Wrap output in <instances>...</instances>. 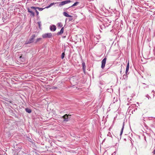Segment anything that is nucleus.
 <instances>
[{
	"label": "nucleus",
	"mask_w": 155,
	"mask_h": 155,
	"mask_svg": "<svg viewBox=\"0 0 155 155\" xmlns=\"http://www.w3.org/2000/svg\"><path fill=\"white\" fill-rule=\"evenodd\" d=\"M50 29L51 31H54L56 29V27L54 25H53L50 26Z\"/></svg>",
	"instance_id": "obj_9"
},
{
	"label": "nucleus",
	"mask_w": 155,
	"mask_h": 155,
	"mask_svg": "<svg viewBox=\"0 0 155 155\" xmlns=\"http://www.w3.org/2000/svg\"><path fill=\"white\" fill-rule=\"evenodd\" d=\"M71 18H69V21H72V20H73V19L71 18L72 17H71Z\"/></svg>",
	"instance_id": "obj_27"
},
{
	"label": "nucleus",
	"mask_w": 155,
	"mask_h": 155,
	"mask_svg": "<svg viewBox=\"0 0 155 155\" xmlns=\"http://www.w3.org/2000/svg\"><path fill=\"white\" fill-rule=\"evenodd\" d=\"M19 59H22L21 60V61H24V59L22 57V56H20V57H19Z\"/></svg>",
	"instance_id": "obj_23"
},
{
	"label": "nucleus",
	"mask_w": 155,
	"mask_h": 155,
	"mask_svg": "<svg viewBox=\"0 0 155 155\" xmlns=\"http://www.w3.org/2000/svg\"><path fill=\"white\" fill-rule=\"evenodd\" d=\"M115 152H114L111 155H115Z\"/></svg>",
	"instance_id": "obj_28"
},
{
	"label": "nucleus",
	"mask_w": 155,
	"mask_h": 155,
	"mask_svg": "<svg viewBox=\"0 0 155 155\" xmlns=\"http://www.w3.org/2000/svg\"><path fill=\"white\" fill-rule=\"evenodd\" d=\"M82 65L83 69L84 70V71L85 70L86 68L85 63L84 62L82 64Z\"/></svg>",
	"instance_id": "obj_18"
},
{
	"label": "nucleus",
	"mask_w": 155,
	"mask_h": 155,
	"mask_svg": "<svg viewBox=\"0 0 155 155\" xmlns=\"http://www.w3.org/2000/svg\"><path fill=\"white\" fill-rule=\"evenodd\" d=\"M25 111L28 113H30L31 112V109L28 108H26L25 109Z\"/></svg>",
	"instance_id": "obj_15"
},
{
	"label": "nucleus",
	"mask_w": 155,
	"mask_h": 155,
	"mask_svg": "<svg viewBox=\"0 0 155 155\" xmlns=\"http://www.w3.org/2000/svg\"><path fill=\"white\" fill-rule=\"evenodd\" d=\"M137 151L136 149H135L134 151H131V155H137Z\"/></svg>",
	"instance_id": "obj_13"
},
{
	"label": "nucleus",
	"mask_w": 155,
	"mask_h": 155,
	"mask_svg": "<svg viewBox=\"0 0 155 155\" xmlns=\"http://www.w3.org/2000/svg\"><path fill=\"white\" fill-rule=\"evenodd\" d=\"M58 27H59L60 28L62 27L63 25L61 22H58L57 25Z\"/></svg>",
	"instance_id": "obj_17"
},
{
	"label": "nucleus",
	"mask_w": 155,
	"mask_h": 155,
	"mask_svg": "<svg viewBox=\"0 0 155 155\" xmlns=\"http://www.w3.org/2000/svg\"><path fill=\"white\" fill-rule=\"evenodd\" d=\"M35 37V34L33 35L32 36H31L30 38L28 40H27L26 41L25 43V44L27 45L32 43L34 42Z\"/></svg>",
	"instance_id": "obj_1"
},
{
	"label": "nucleus",
	"mask_w": 155,
	"mask_h": 155,
	"mask_svg": "<svg viewBox=\"0 0 155 155\" xmlns=\"http://www.w3.org/2000/svg\"><path fill=\"white\" fill-rule=\"evenodd\" d=\"M129 61H128L127 64V65L126 71H125V73L127 74H129V73H128V71H129Z\"/></svg>",
	"instance_id": "obj_10"
},
{
	"label": "nucleus",
	"mask_w": 155,
	"mask_h": 155,
	"mask_svg": "<svg viewBox=\"0 0 155 155\" xmlns=\"http://www.w3.org/2000/svg\"><path fill=\"white\" fill-rule=\"evenodd\" d=\"M63 15L65 17H72V16L68 15L67 12H64L63 13Z\"/></svg>",
	"instance_id": "obj_14"
},
{
	"label": "nucleus",
	"mask_w": 155,
	"mask_h": 155,
	"mask_svg": "<svg viewBox=\"0 0 155 155\" xmlns=\"http://www.w3.org/2000/svg\"><path fill=\"white\" fill-rule=\"evenodd\" d=\"M120 73L121 74V71H120Z\"/></svg>",
	"instance_id": "obj_30"
},
{
	"label": "nucleus",
	"mask_w": 155,
	"mask_h": 155,
	"mask_svg": "<svg viewBox=\"0 0 155 155\" xmlns=\"http://www.w3.org/2000/svg\"><path fill=\"white\" fill-rule=\"evenodd\" d=\"M124 140H125V141H126V139L125 138L124 139Z\"/></svg>",
	"instance_id": "obj_29"
},
{
	"label": "nucleus",
	"mask_w": 155,
	"mask_h": 155,
	"mask_svg": "<svg viewBox=\"0 0 155 155\" xmlns=\"http://www.w3.org/2000/svg\"><path fill=\"white\" fill-rule=\"evenodd\" d=\"M79 3V2H75L71 6L69 7L68 8H64V10H67L69 8H71V7H72L74 6H77Z\"/></svg>",
	"instance_id": "obj_8"
},
{
	"label": "nucleus",
	"mask_w": 155,
	"mask_h": 155,
	"mask_svg": "<svg viewBox=\"0 0 155 155\" xmlns=\"http://www.w3.org/2000/svg\"><path fill=\"white\" fill-rule=\"evenodd\" d=\"M38 25L39 26V28L40 29H41V21H38Z\"/></svg>",
	"instance_id": "obj_21"
},
{
	"label": "nucleus",
	"mask_w": 155,
	"mask_h": 155,
	"mask_svg": "<svg viewBox=\"0 0 155 155\" xmlns=\"http://www.w3.org/2000/svg\"><path fill=\"white\" fill-rule=\"evenodd\" d=\"M71 2V1L70 0H68L64 1L62 2H59V6L61 7V6L63 5L69 3Z\"/></svg>",
	"instance_id": "obj_4"
},
{
	"label": "nucleus",
	"mask_w": 155,
	"mask_h": 155,
	"mask_svg": "<svg viewBox=\"0 0 155 155\" xmlns=\"http://www.w3.org/2000/svg\"><path fill=\"white\" fill-rule=\"evenodd\" d=\"M31 0H27L28 1H31Z\"/></svg>",
	"instance_id": "obj_31"
},
{
	"label": "nucleus",
	"mask_w": 155,
	"mask_h": 155,
	"mask_svg": "<svg viewBox=\"0 0 155 155\" xmlns=\"http://www.w3.org/2000/svg\"><path fill=\"white\" fill-rule=\"evenodd\" d=\"M27 9L28 10V12L30 13V16H32V17H34L35 16V13L32 11L31 9L29 8H27Z\"/></svg>",
	"instance_id": "obj_6"
},
{
	"label": "nucleus",
	"mask_w": 155,
	"mask_h": 155,
	"mask_svg": "<svg viewBox=\"0 0 155 155\" xmlns=\"http://www.w3.org/2000/svg\"><path fill=\"white\" fill-rule=\"evenodd\" d=\"M30 8L31 9H34V10H36L37 9H38L39 11H42L44 9H45L44 8H40L38 7H33L32 6L30 7Z\"/></svg>",
	"instance_id": "obj_7"
},
{
	"label": "nucleus",
	"mask_w": 155,
	"mask_h": 155,
	"mask_svg": "<svg viewBox=\"0 0 155 155\" xmlns=\"http://www.w3.org/2000/svg\"><path fill=\"white\" fill-rule=\"evenodd\" d=\"M56 88H57V87L55 86H54L52 87V89H56Z\"/></svg>",
	"instance_id": "obj_26"
},
{
	"label": "nucleus",
	"mask_w": 155,
	"mask_h": 155,
	"mask_svg": "<svg viewBox=\"0 0 155 155\" xmlns=\"http://www.w3.org/2000/svg\"><path fill=\"white\" fill-rule=\"evenodd\" d=\"M0 155H1V154H0Z\"/></svg>",
	"instance_id": "obj_32"
},
{
	"label": "nucleus",
	"mask_w": 155,
	"mask_h": 155,
	"mask_svg": "<svg viewBox=\"0 0 155 155\" xmlns=\"http://www.w3.org/2000/svg\"><path fill=\"white\" fill-rule=\"evenodd\" d=\"M146 97H147L148 98V99H149L150 98V96L148 94H147L146 95Z\"/></svg>",
	"instance_id": "obj_25"
},
{
	"label": "nucleus",
	"mask_w": 155,
	"mask_h": 155,
	"mask_svg": "<svg viewBox=\"0 0 155 155\" xmlns=\"http://www.w3.org/2000/svg\"><path fill=\"white\" fill-rule=\"evenodd\" d=\"M71 115L65 114L62 117L64 120L63 121L64 122H67L70 120Z\"/></svg>",
	"instance_id": "obj_2"
},
{
	"label": "nucleus",
	"mask_w": 155,
	"mask_h": 155,
	"mask_svg": "<svg viewBox=\"0 0 155 155\" xmlns=\"http://www.w3.org/2000/svg\"><path fill=\"white\" fill-rule=\"evenodd\" d=\"M127 74H127L126 73H125V74H124V75L123 76V79H127Z\"/></svg>",
	"instance_id": "obj_20"
},
{
	"label": "nucleus",
	"mask_w": 155,
	"mask_h": 155,
	"mask_svg": "<svg viewBox=\"0 0 155 155\" xmlns=\"http://www.w3.org/2000/svg\"><path fill=\"white\" fill-rule=\"evenodd\" d=\"M106 60L107 58L105 57L101 61V68L102 69H104L105 66Z\"/></svg>",
	"instance_id": "obj_5"
},
{
	"label": "nucleus",
	"mask_w": 155,
	"mask_h": 155,
	"mask_svg": "<svg viewBox=\"0 0 155 155\" xmlns=\"http://www.w3.org/2000/svg\"><path fill=\"white\" fill-rule=\"evenodd\" d=\"M56 3H54V2L52 3L49 5H48V6H47L45 7L44 8H45H45H48L50 7H51L53 5H54L55 4H56Z\"/></svg>",
	"instance_id": "obj_16"
},
{
	"label": "nucleus",
	"mask_w": 155,
	"mask_h": 155,
	"mask_svg": "<svg viewBox=\"0 0 155 155\" xmlns=\"http://www.w3.org/2000/svg\"><path fill=\"white\" fill-rule=\"evenodd\" d=\"M42 39V38H37L35 41V44H37V43H38Z\"/></svg>",
	"instance_id": "obj_19"
},
{
	"label": "nucleus",
	"mask_w": 155,
	"mask_h": 155,
	"mask_svg": "<svg viewBox=\"0 0 155 155\" xmlns=\"http://www.w3.org/2000/svg\"><path fill=\"white\" fill-rule=\"evenodd\" d=\"M42 37L44 38H50L52 37V35L51 33H46L43 34L42 35Z\"/></svg>",
	"instance_id": "obj_3"
},
{
	"label": "nucleus",
	"mask_w": 155,
	"mask_h": 155,
	"mask_svg": "<svg viewBox=\"0 0 155 155\" xmlns=\"http://www.w3.org/2000/svg\"><path fill=\"white\" fill-rule=\"evenodd\" d=\"M64 27H62L60 31L58 32L57 33V35H61L64 32Z\"/></svg>",
	"instance_id": "obj_11"
},
{
	"label": "nucleus",
	"mask_w": 155,
	"mask_h": 155,
	"mask_svg": "<svg viewBox=\"0 0 155 155\" xmlns=\"http://www.w3.org/2000/svg\"><path fill=\"white\" fill-rule=\"evenodd\" d=\"M124 122L123 124V126L122 128V129H121L120 133V136H121V135H122L123 131V130L124 128ZM121 138V137H120V139Z\"/></svg>",
	"instance_id": "obj_12"
},
{
	"label": "nucleus",
	"mask_w": 155,
	"mask_h": 155,
	"mask_svg": "<svg viewBox=\"0 0 155 155\" xmlns=\"http://www.w3.org/2000/svg\"><path fill=\"white\" fill-rule=\"evenodd\" d=\"M35 10V12L36 13V15L37 16H38V14H39V12H38V11L37 10V9L36 10Z\"/></svg>",
	"instance_id": "obj_24"
},
{
	"label": "nucleus",
	"mask_w": 155,
	"mask_h": 155,
	"mask_svg": "<svg viewBox=\"0 0 155 155\" xmlns=\"http://www.w3.org/2000/svg\"><path fill=\"white\" fill-rule=\"evenodd\" d=\"M65 56V53L64 52H63L62 53L61 55V58L62 59H63V58H64Z\"/></svg>",
	"instance_id": "obj_22"
}]
</instances>
